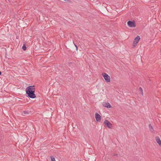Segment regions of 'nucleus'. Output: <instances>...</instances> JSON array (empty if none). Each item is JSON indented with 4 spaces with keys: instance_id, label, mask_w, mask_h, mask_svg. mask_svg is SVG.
<instances>
[{
    "instance_id": "f257e3e1",
    "label": "nucleus",
    "mask_w": 161,
    "mask_h": 161,
    "mask_svg": "<svg viewBox=\"0 0 161 161\" xmlns=\"http://www.w3.org/2000/svg\"><path fill=\"white\" fill-rule=\"evenodd\" d=\"M35 88L34 86H29L26 89V94L28 95V97L31 98H34L36 97L34 93Z\"/></svg>"
},
{
    "instance_id": "f03ea898",
    "label": "nucleus",
    "mask_w": 161,
    "mask_h": 161,
    "mask_svg": "<svg viewBox=\"0 0 161 161\" xmlns=\"http://www.w3.org/2000/svg\"><path fill=\"white\" fill-rule=\"evenodd\" d=\"M102 76L103 77L105 80L106 82H109L110 81V76L106 73H103L102 74Z\"/></svg>"
},
{
    "instance_id": "7ed1b4c3",
    "label": "nucleus",
    "mask_w": 161,
    "mask_h": 161,
    "mask_svg": "<svg viewBox=\"0 0 161 161\" xmlns=\"http://www.w3.org/2000/svg\"><path fill=\"white\" fill-rule=\"evenodd\" d=\"M128 25L130 27H136L135 22L134 21H129L127 22Z\"/></svg>"
},
{
    "instance_id": "20e7f679",
    "label": "nucleus",
    "mask_w": 161,
    "mask_h": 161,
    "mask_svg": "<svg viewBox=\"0 0 161 161\" xmlns=\"http://www.w3.org/2000/svg\"><path fill=\"white\" fill-rule=\"evenodd\" d=\"M140 39V37L139 36H137L135 38L133 41V45L134 47H136V44L138 42Z\"/></svg>"
},
{
    "instance_id": "39448f33",
    "label": "nucleus",
    "mask_w": 161,
    "mask_h": 161,
    "mask_svg": "<svg viewBox=\"0 0 161 161\" xmlns=\"http://www.w3.org/2000/svg\"><path fill=\"white\" fill-rule=\"evenodd\" d=\"M104 124L106 125L109 128H112V125L108 120H105L103 123Z\"/></svg>"
},
{
    "instance_id": "423d86ee",
    "label": "nucleus",
    "mask_w": 161,
    "mask_h": 161,
    "mask_svg": "<svg viewBox=\"0 0 161 161\" xmlns=\"http://www.w3.org/2000/svg\"><path fill=\"white\" fill-rule=\"evenodd\" d=\"M95 116L96 121L97 122L100 121L101 120V117L100 115L98 113H96Z\"/></svg>"
},
{
    "instance_id": "0eeeda50",
    "label": "nucleus",
    "mask_w": 161,
    "mask_h": 161,
    "mask_svg": "<svg viewBox=\"0 0 161 161\" xmlns=\"http://www.w3.org/2000/svg\"><path fill=\"white\" fill-rule=\"evenodd\" d=\"M156 141L157 143H158L159 146H161V141L158 137H156Z\"/></svg>"
},
{
    "instance_id": "6e6552de",
    "label": "nucleus",
    "mask_w": 161,
    "mask_h": 161,
    "mask_svg": "<svg viewBox=\"0 0 161 161\" xmlns=\"http://www.w3.org/2000/svg\"><path fill=\"white\" fill-rule=\"evenodd\" d=\"M104 107L107 108H110L111 107L110 104L108 103H106L104 105Z\"/></svg>"
},
{
    "instance_id": "1a4fd4ad",
    "label": "nucleus",
    "mask_w": 161,
    "mask_h": 161,
    "mask_svg": "<svg viewBox=\"0 0 161 161\" xmlns=\"http://www.w3.org/2000/svg\"><path fill=\"white\" fill-rule=\"evenodd\" d=\"M21 114L22 115L25 116V114H28L30 113L31 111H21Z\"/></svg>"
},
{
    "instance_id": "9d476101",
    "label": "nucleus",
    "mask_w": 161,
    "mask_h": 161,
    "mask_svg": "<svg viewBox=\"0 0 161 161\" xmlns=\"http://www.w3.org/2000/svg\"><path fill=\"white\" fill-rule=\"evenodd\" d=\"M149 130H150V131L151 132H154V130H153V127L151 126V124H150L149 125Z\"/></svg>"
},
{
    "instance_id": "9b49d317",
    "label": "nucleus",
    "mask_w": 161,
    "mask_h": 161,
    "mask_svg": "<svg viewBox=\"0 0 161 161\" xmlns=\"http://www.w3.org/2000/svg\"><path fill=\"white\" fill-rule=\"evenodd\" d=\"M22 49L24 51L26 49V47L25 46V45L24 44L23 45V46L22 47Z\"/></svg>"
},
{
    "instance_id": "f8f14e48",
    "label": "nucleus",
    "mask_w": 161,
    "mask_h": 161,
    "mask_svg": "<svg viewBox=\"0 0 161 161\" xmlns=\"http://www.w3.org/2000/svg\"><path fill=\"white\" fill-rule=\"evenodd\" d=\"M51 161H55V159L52 156L51 157Z\"/></svg>"
},
{
    "instance_id": "ddd939ff",
    "label": "nucleus",
    "mask_w": 161,
    "mask_h": 161,
    "mask_svg": "<svg viewBox=\"0 0 161 161\" xmlns=\"http://www.w3.org/2000/svg\"><path fill=\"white\" fill-rule=\"evenodd\" d=\"M63 0L65 2H71L70 0Z\"/></svg>"
},
{
    "instance_id": "4468645a",
    "label": "nucleus",
    "mask_w": 161,
    "mask_h": 161,
    "mask_svg": "<svg viewBox=\"0 0 161 161\" xmlns=\"http://www.w3.org/2000/svg\"><path fill=\"white\" fill-rule=\"evenodd\" d=\"M75 45L76 47V50H77L78 48L77 46L76 45H75Z\"/></svg>"
},
{
    "instance_id": "2eb2a0df",
    "label": "nucleus",
    "mask_w": 161,
    "mask_h": 161,
    "mask_svg": "<svg viewBox=\"0 0 161 161\" xmlns=\"http://www.w3.org/2000/svg\"><path fill=\"white\" fill-rule=\"evenodd\" d=\"M118 155V154L116 153L114 154L113 155V156H117Z\"/></svg>"
},
{
    "instance_id": "dca6fc26",
    "label": "nucleus",
    "mask_w": 161,
    "mask_h": 161,
    "mask_svg": "<svg viewBox=\"0 0 161 161\" xmlns=\"http://www.w3.org/2000/svg\"><path fill=\"white\" fill-rule=\"evenodd\" d=\"M141 87H140L139 88V90H141Z\"/></svg>"
},
{
    "instance_id": "f3484780",
    "label": "nucleus",
    "mask_w": 161,
    "mask_h": 161,
    "mask_svg": "<svg viewBox=\"0 0 161 161\" xmlns=\"http://www.w3.org/2000/svg\"><path fill=\"white\" fill-rule=\"evenodd\" d=\"M1 74V72L0 71V75Z\"/></svg>"
}]
</instances>
